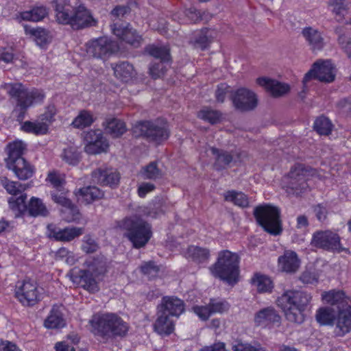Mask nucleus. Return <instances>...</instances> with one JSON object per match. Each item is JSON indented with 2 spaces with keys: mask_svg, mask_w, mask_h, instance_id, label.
Instances as JSON below:
<instances>
[{
  "mask_svg": "<svg viewBox=\"0 0 351 351\" xmlns=\"http://www.w3.org/2000/svg\"><path fill=\"white\" fill-rule=\"evenodd\" d=\"M56 18L59 23L80 29L96 26L97 21L80 0H54Z\"/></svg>",
  "mask_w": 351,
  "mask_h": 351,
  "instance_id": "obj_1",
  "label": "nucleus"
},
{
  "mask_svg": "<svg viewBox=\"0 0 351 351\" xmlns=\"http://www.w3.org/2000/svg\"><path fill=\"white\" fill-rule=\"evenodd\" d=\"M84 265V269H80L77 274H69L70 280L75 285H81L90 293L99 291L98 281L107 271V261L104 256L88 258Z\"/></svg>",
  "mask_w": 351,
  "mask_h": 351,
  "instance_id": "obj_2",
  "label": "nucleus"
},
{
  "mask_svg": "<svg viewBox=\"0 0 351 351\" xmlns=\"http://www.w3.org/2000/svg\"><path fill=\"white\" fill-rule=\"evenodd\" d=\"M311 294L302 291L287 290L278 298L276 303L289 322L302 324L304 311L311 300Z\"/></svg>",
  "mask_w": 351,
  "mask_h": 351,
  "instance_id": "obj_3",
  "label": "nucleus"
},
{
  "mask_svg": "<svg viewBox=\"0 0 351 351\" xmlns=\"http://www.w3.org/2000/svg\"><path fill=\"white\" fill-rule=\"evenodd\" d=\"M90 324L95 334L108 337H123L129 328L128 324L114 313L96 314Z\"/></svg>",
  "mask_w": 351,
  "mask_h": 351,
  "instance_id": "obj_4",
  "label": "nucleus"
},
{
  "mask_svg": "<svg viewBox=\"0 0 351 351\" xmlns=\"http://www.w3.org/2000/svg\"><path fill=\"white\" fill-rule=\"evenodd\" d=\"M239 258L236 253L228 250L221 252L212 273L229 284L235 283L239 276Z\"/></svg>",
  "mask_w": 351,
  "mask_h": 351,
  "instance_id": "obj_5",
  "label": "nucleus"
},
{
  "mask_svg": "<svg viewBox=\"0 0 351 351\" xmlns=\"http://www.w3.org/2000/svg\"><path fill=\"white\" fill-rule=\"evenodd\" d=\"M121 226L127 231L126 237L136 248L145 245L152 237L149 225L137 216L125 219Z\"/></svg>",
  "mask_w": 351,
  "mask_h": 351,
  "instance_id": "obj_6",
  "label": "nucleus"
},
{
  "mask_svg": "<svg viewBox=\"0 0 351 351\" xmlns=\"http://www.w3.org/2000/svg\"><path fill=\"white\" fill-rule=\"evenodd\" d=\"M254 215L258 224L267 232L274 235L281 232L280 210L277 207L269 205L257 206Z\"/></svg>",
  "mask_w": 351,
  "mask_h": 351,
  "instance_id": "obj_7",
  "label": "nucleus"
},
{
  "mask_svg": "<svg viewBox=\"0 0 351 351\" xmlns=\"http://www.w3.org/2000/svg\"><path fill=\"white\" fill-rule=\"evenodd\" d=\"M134 132L157 143L167 140L169 136L167 123L160 120L138 123L134 127Z\"/></svg>",
  "mask_w": 351,
  "mask_h": 351,
  "instance_id": "obj_8",
  "label": "nucleus"
},
{
  "mask_svg": "<svg viewBox=\"0 0 351 351\" xmlns=\"http://www.w3.org/2000/svg\"><path fill=\"white\" fill-rule=\"evenodd\" d=\"M310 171L303 165H295L285 178L287 192L295 195L304 192L308 186L307 180Z\"/></svg>",
  "mask_w": 351,
  "mask_h": 351,
  "instance_id": "obj_9",
  "label": "nucleus"
},
{
  "mask_svg": "<svg viewBox=\"0 0 351 351\" xmlns=\"http://www.w3.org/2000/svg\"><path fill=\"white\" fill-rule=\"evenodd\" d=\"M335 75L336 69L330 60H319L315 62L312 69L305 74L302 82L304 87L312 79L330 83L335 80Z\"/></svg>",
  "mask_w": 351,
  "mask_h": 351,
  "instance_id": "obj_10",
  "label": "nucleus"
},
{
  "mask_svg": "<svg viewBox=\"0 0 351 351\" xmlns=\"http://www.w3.org/2000/svg\"><path fill=\"white\" fill-rule=\"evenodd\" d=\"M119 50L117 42L106 37L92 40L86 43V53L90 57L106 60Z\"/></svg>",
  "mask_w": 351,
  "mask_h": 351,
  "instance_id": "obj_11",
  "label": "nucleus"
},
{
  "mask_svg": "<svg viewBox=\"0 0 351 351\" xmlns=\"http://www.w3.org/2000/svg\"><path fill=\"white\" fill-rule=\"evenodd\" d=\"M6 88L10 96L17 98L18 106L22 109H26L33 103L41 101L44 98L42 92L38 90L29 91L21 84H8Z\"/></svg>",
  "mask_w": 351,
  "mask_h": 351,
  "instance_id": "obj_12",
  "label": "nucleus"
},
{
  "mask_svg": "<svg viewBox=\"0 0 351 351\" xmlns=\"http://www.w3.org/2000/svg\"><path fill=\"white\" fill-rule=\"evenodd\" d=\"M311 243L317 247L337 250L339 252L348 251L341 245L339 235L330 230L315 232L313 236Z\"/></svg>",
  "mask_w": 351,
  "mask_h": 351,
  "instance_id": "obj_13",
  "label": "nucleus"
},
{
  "mask_svg": "<svg viewBox=\"0 0 351 351\" xmlns=\"http://www.w3.org/2000/svg\"><path fill=\"white\" fill-rule=\"evenodd\" d=\"M16 296L23 305L33 306L41 298V294L36 283L30 280H24L16 289Z\"/></svg>",
  "mask_w": 351,
  "mask_h": 351,
  "instance_id": "obj_14",
  "label": "nucleus"
},
{
  "mask_svg": "<svg viewBox=\"0 0 351 351\" xmlns=\"http://www.w3.org/2000/svg\"><path fill=\"white\" fill-rule=\"evenodd\" d=\"M231 99L235 108L240 111L252 110L258 104L256 94L245 88H241L234 91L232 94Z\"/></svg>",
  "mask_w": 351,
  "mask_h": 351,
  "instance_id": "obj_15",
  "label": "nucleus"
},
{
  "mask_svg": "<svg viewBox=\"0 0 351 351\" xmlns=\"http://www.w3.org/2000/svg\"><path fill=\"white\" fill-rule=\"evenodd\" d=\"M84 140L86 142L84 150L89 154H97L106 152L108 147V143L103 136L100 130L87 132L84 135Z\"/></svg>",
  "mask_w": 351,
  "mask_h": 351,
  "instance_id": "obj_16",
  "label": "nucleus"
},
{
  "mask_svg": "<svg viewBox=\"0 0 351 351\" xmlns=\"http://www.w3.org/2000/svg\"><path fill=\"white\" fill-rule=\"evenodd\" d=\"M112 33L119 39L131 45L134 47H138L142 43V37L136 33L130 24L114 23L111 26Z\"/></svg>",
  "mask_w": 351,
  "mask_h": 351,
  "instance_id": "obj_17",
  "label": "nucleus"
},
{
  "mask_svg": "<svg viewBox=\"0 0 351 351\" xmlns=\"http://www.w3.org/2000/svg\"><path fill=\"white\" fill-rule=\"evenodd\" d=\"M47 230L49 237L62 242L71 241L84 233L83 228L71 226L60 228L52 224L48 225Z\"/></svg>",
  "mask_w": 351,
  "mask_h": 351,
  "instance_id": "obj_18",
  "label": "nucleus"
},
{
  "mask_svg": "<svg viewBox=\"0 0 351 351\" xmlns=\"http://www.w3.org/2000/svg\"><path fill=\"white\" fill-rule=\"evenodd\" d=\"M120 176L116 169L101 167L92 172V180L102 186H116L119 182Z\"/></svg>",
  "mask_w": 351,
  "mask_h": 351,
  "instance_id": "obj_19",
  "label": "nucleus"
},
{
  "mask_svg": "<svg viewBox=\"0 0 351 351\" xmlns=\"http://www.w3.org/2000/svg\"><path fill=\"white\" fill-rule=\"evenodd\" d=\"M335 333L343 337L351 331V306L346 304L337 311Z\"/></svg>",
  "mask_w": 351,
  "mask_h": 351,
  "instance_id": "obj_20",
  "label": "nucleus"
},
{
  "mask_svg": "<svg viewBox=\"0 0 351 351\" xmlns=\"http://www.w3.org/2000/svg\"><path fill=\"white\" fill-rule=\"evenodd\" d=\"M60 194L56 192L51 193V198L54 202L62 206L64 209L62 212L67 216L65 217V219L68 221H73L79 219V210L77 207L72 204V202L66 197L64 189H62V191H59Z\"/></svg>",
  "mask_w": 351,
  "mask_h": 351,
  "instance_id": "obj_21",
  "label": "nucleus"
},
{
  "mask_svg": "<svg viewBox=\"0 0 351 351\" xmlns=\"http://www.w3.org/2000/svg\"><path fill=\"white\" fill-rule=\"evenodd\" d=\"M280 316L273 307L261 309L254 315V322L256 326L267 327L271 324L280 323Z\"/></svg>",
  "mask_w": 351,
  "mask_h": 351,
  "instance_id": "obj_22",
  "label": "nucleus"
},
{
  "mask_svg": "<svg viewBox=\"0 0 351 351\" xmlns=\"http://www.w3.org/2000/svg\"><path fill=\"white\" fill-rule=\"evenodd\" d=\"M158 310L165 312L169 316L178 317L183 313L184 304L182 300L176 297L166 296L162 299Z\"/></svg>",
  "mask_w": 351,
  "mask_h": 351,
  "instance_id": "obj_23",
  "label": "nucleus"
},
{
  "mask_svg": "<svg viewBox=\"0 0 351 351\" xmlns=\"http://www.w3.org/2000/svg\"><path fill=\"white\" fill-rule=\"evenodd\" d=\"M256 83L264 87L274 97H281L289 91V86L267 77H258Z\"/></svg>",
  "mask_w": 351,
  "mask_h": 351,
  "instance_id": "obj_24",
  "label": "nucleus"
},
{
  "mask_svg": "<svg viewBox=\"0 0 351 351\" xmlns=\"http://www.w3.org/2000/svg\"><path fill=\"white\" fill-rule=\"evenodd\" d=\"M6 165L19 180H27L34 174V169L33 167L25 158H19L15 162H10Z\"/></svg>",
  "mask_w": 351,
  "mask_h": 351,
  "instance_id": "obj_25",
  "label": "nucleus"
},
{
  "mask_svg": "<svg viewBox=\"0 0 351 351\" xmlns=\"http://www.w3.org/2000/svg\"><path fill=\"white\" fill-rule=\"evenodd\" d=\"M278 267L287 273H295L299 268L300 261L295 252L285 251L283 255L279 256Z\"/></svg>",
  "mask_w": 351,
  "mask_h": 351,
  "instance_id": "obj_26",
  "label": "nucleus"
},
{
  "mask_svg": "<svg viewBox=\"0 0 351 351\" xmlns=\"http://www.w3.org/2000/svg\"><path fill=\"white\" fill-rule=\"evenodd\" d=\"M302 34L311 50L315 51L323 49L324 40L318 30L311 27H306L302 29Z\"/></svg>",
  "mask_w": 351,
  "mask_h": 351,
  "instance_id": "obj_27",
  "label": "nucleus"
},
{
  "mask_svg": "<svg viewBox=\"0 0 351 351\" xmlns=\"http://www.w3.org/2000/svg\"><path fill=\"white\" fill-rule=\"evenodd\" d=\"M158 317L154 324L155 331L161 335H169L174 330V322L165 312L158 310Z\"/></svg>",
  "mask_w": 351,
  "mask_h": 351,
  "instance_id": "obj_28",
  "label": "nucleus"
},
{
  "mask_svg": "<svg viewBox=\"0 0 351 351\" xmlns=\"http://www.w3.org/2000/svg\"><path fill=\"white\" fill-rule=\"evenodd\" d=\"M76 195L79 202L89 204L101 198L104 196V193L96 186H87L80 189L76 193Z\"/></svg>",
  "mask_w": 351,
  "mask_h": 351,
  "instance_id": "obj_29",
  "label": "nucleus"
},
{
  "mask_svg": "<svg viewBox=\"0 0 351 351\" xmlns=\"http://www.w3.org/2000/svg\"><path fill=\"white\" fill-rule=\"evenodd\" d=\"M114 76L122 82H128L136 75V71L132 64L128 62H121L113 67Z\"/></svg>",
  "mask_w": 351,
  "mask_h": 351,
  "instance_id": "obj_30",
  "label": "nucleus"
},
{
  "mask_svg": "<svg viewBox=\"0 0 351 351\" xmlns=\"http://www.w3.org/2000/svg\"><path fill=\"white\" fill-rule=\"evenodd\" d=\"M213 155L215 156L214 167L219 171L225 169L233 161V155L228 151L210 147Z\"/></svg>",
  "mask_w": 351,
  "mask_h": 351,
  "instance_id": "obj_31",
  "label": "nucleus"
},
{
  "mask_svg": "<svg viewBox=\"0 0 351 351\" xmlns=\"http://www.w3.org/2000/svg\"><path fill=\"white\" fill-rule=\"evenodd\" d=\"M322 300L332 306H337V311L346 304H349L342 291L331 290L322 294Z\"/></svg>",
  "mask_w": 351,
  "mask_h": 351,
  "instance_id": "obj_32",
  "label": "nucleus"
},
{
  "mask_svg": "<svg viewBox=\"0 0 351 351\" xmlns=\"http://www.w3.org/2000/svg\"><path fill=\"white\" fill-rule=\"evenodd\" d=\"M337 313L333 307L319 308L316 313V320L321 325L333 326L335 324Z\"/></svg>",
  "mask_w": 351,
  "mask_h": 351,
  "instance_id": "obj_33",
  "label": "nucleus"
},
{
  "mask_svg": "<svg viewBox=\"0 0 351 351\" xmlns=\"http://www.w3.org/2000/svg\"><path fill=\"white\" fill-rule=\"evenodd\" d=\"M47 14L48 12L45 7L37 6L30 10L20 12L18 18L20 17L23 21L38 22L43 20Z\"/></svg>",
  "mask_w": 351,
  "mask_h": 351,
  "instance_id": "obj_34",
  "label": "nucleus"
},
{
  "mask_svg": "<svg viewBox=\"0 0 351 351\" xmlns=\"http://www.w3.org/2000/svg\"><path fill=\"white\" fill-rule=\"evenodd\" d=\"M25 149V145L21 141H15L7 146L8 157L6 158V165L14 162L19 158H24L22 155Z\"/></svg>",
  "mask_w": 351,
  "mask_h": 351,
  "instance_id": "obj_35",
  "label": "nucleus"
},
{
  "mask_svg": "<svg viewBox=\"0 0 351 351\" xmlns=\"http://www.w3.org/2000/svg\"><path fill=\"white\" fill-rule=\"evenodd\" d=\"M64 326V320L57 306H53L45 321V326L48 328H58Z\"/></svg>",
  "mask_w": 351,
  "mask_h": 351,
  "instance_id": "obj_36",
  "label": "nucleus"
},
{
  "mask_svg": "<svg viewBox=\"0 0 351 351\" xmlns=\"http://www.w3.org/2000/svg\"><path fill=\"white\" fill-rule=\"evenodd\" d=\"M251 282L259 293L270 292L273 289L272 281L265 275L257 274L252 278Z\"/></svg>",
  "mask_w": 351,
  "mask_h": 351,
  "instance_id": "obj_37",
  "label": "nucleus"
},
{
  "mask_svg": "<svg viewBox=\"0 0 351 351\" xmlns=\"http://www.w3.org/2000/svg\"><path fill=\"white\" fill-rule=\"evenodd\" d=\"M21 129L28 133L36 135L45 134L48 131V125L40 119L36 121H25L21 126Z\"/></svg>",
  "mask_w": 351,
  "mask_h": 351,
  "instance_id": "obj_38",
  "label": "nucleus"
},
{
  "mask_svg": "<svg viewBox=\"0 0 351 351\" xmlns=\"http://www.w3.org/2000/svg\"><path fill=\"white\" fill-rule=\"evenodd\" d=\"M186 256L195 263H202L209 258V252L207 249L197 246H190L186 252Z\"/></svg>",
  "mask_w": 351,
  "mask_h": 351,
  "instance_id": "obj_39",
  "label": "nucleus"
},
{
  "mask_svg": "<svg viewBox=\"0 0 351 351\" xmlns=\"http://www.w3.org/2000/svg\"><path fill=\"white\" fill-rule=\"evenodd\" d=\"M106 132L113 137H119L126 131L125 123L119 119H112L106 121Z\"/></svg>",
  "mask_w": 351,
  "mask_h": 351,
  "instance_id": "obj_40",
  "label": "nucleus"
},
{
  "mask_svg": "<svg viewBox=\"0 0 351 351\" xmlns=\"http://www.w3.org/2000/svg\"><path fill=\"white\" fill-rule=\"evenodd\" d=\"M145 51L149 55L153 56L155 58L154 61H170L169 51L167 47H159L155 45H148L145 48Z\"/></svg>",
  "mask_w": 351,
  "mask_h": 351,
  "instance_id": "obj_41",
  "label": "nucleus"
},
{
  "mask_svg": "<svg viewBox=\"0 0 351 351\" xmlns=\"http://www.w3.org/2000/svg\"><path fill=\"white\" fill-rule=\"evenodd\" d=\"M212 32L206 29L198 32L191 41L194 47L204 50L212 42Z\"/></svg>",
  "mask_w": 351,
  "mask_h": 351,
  "instance_id": "obj_42",
  "label": "nucleus"
},
{
  "mask_svg": "<svg viewBox=\"0 0 351 351\" xmlns=\"http://www.w3.org/2000/svg\"><path fill=\"white\" fill-rule=\"evenodd\" d=\"M186 18H180L178 14L173 15V20H177L180 23H197L203 19L202 13L195 8H190L184 11Z\"/></svg>",
  "mask_w": 351,
  "mask_h": 351,
  "instance_id": "obj_43",
  "label": "nucleus"
},
{
  "mask_svg": "<svg viewBox=\"0 0 351 351\" xmlns=\"http://www.w3.org/2000/svg\"><path fill=\"white\" fill-rule=\"evenodd\" d=\"M27 210L30 215L36 217L38 215L47 216L48 210L43 201L38 197H32L28 205Z\"/></svg>",
  "mask_w": 351,
  "mask_h": 351,
  "instance_id": "obj_44",
  "label": "nucleus"
},
{
  "mask_svg": "<svg viewBox=\"0 0 351 351\" xmlns=\"http://www.w3.org/2000/svg\"><path fill=\"white\" fill-rule=\"evenodd\" d=\"M335 32L338 35L337 43L340 49L351 60V37L343 32L341 27H337L335 29Z\"/></svg>",
  "mask_w": 351,
  "mask_h": 351,
  "instance_id": "obj_45",
  "label": "nucleus"
},
{
  "mask_svg": "<svg viewBox=\"0 0 351 351\" xmlns=\"http://www.w3.org/2000/svg\"><path fill=\"white\" fill-rule=\"evenodd\" d=\"M225 199L234 203L235 205L245 208L248 206L249 201L247 196L241 193L235 191H229L224 195Z\"/></svg>",
  "mask_w": 351,
  "mask_h": 351,
  "instance_id": "obj_46",
  "label": "nucleus"
},
{
  "mask_svg": "<svg viewBox=\"0 0 351 351\" xmlns=\"http://www.w3.org/2000/svg\"><path fill=\"white\" fill-rule=\"evenodd\" d=\"M332 124L331 121L325 117H319L316 119L314 122V130L319 134L328 136L332 130Z\"/></svg>",
  "mask_w": 351,
  "mask_h": 351,
  "instance_id": "obj_47",
  "label": "nucleus"
},
{
  "mask_svg": "<svg viewBox=\"0 0 351 351\" xmlns=\"http://www.w3.org/2000/svg\"><path fill=\"white\" fill-rule=\"evenodd\" d=\"M202 120L209 122L211 124H216L221 121V114L219 111L211 109L208 107L202 108L197 114Z\"/></svg>",
  "mask_w": 351,
  "mask_h": 351,
  "instance_id": "obj_48",
  "label": "nucleus"
},
{
  "mask_svg": "<svg viewBox=\"0 0 351 351\" xmlns=\"http://www.w3.org/2000/svg\"><path fill=\"white\" fill-rule=\"evenodd\" d=\"M139 174L143 179L147 180H156L162 176L161 171L158 168L156 162H151L149 165L143 167Z\"/></svg>",
  "mask_w": 351,
  "mask_h": 351,
  "instance_id": "obj_49",
  "label": "nucleus"
},
{
  "mask_svg": "<svg viewBox=\"0 0 351 351\" xmlns=\"http://www.w3.org/2000/svg\"><path fill=\"white\" fill-rule=\"evenodd\" d=\"M93 121V114L87 110H82L73 121L72 125L76 128H84L90 126Z\"/></svg>",
  "mask_w": 351,
  "mask_h": 351,
  "instance_id": "obj_50",
  "label": "nucleus"
},
{
  "mask_svg": "<svg viewBox=\"0 0 351 351\" xmlns=\"http://www.w3.org/2000/svg\"><path fill=\"white\" fill-rule=\"evenodd\" d=\"M1 183L6 191L12 195H17L25 191L28 187L27 184H21L19 182L10 181L7 178L2 180Z\"/></svg>",
  "mask_w": 351,
  "mask_h": 351,
  "instance_id": "obj_51",
  "label": "nucleus"
},
{
  "mask_svg": "<svg viewBox=\"0 0 351 351\" xmlns=\"http://www.w3.org/2000/svg\"><path fill=\"white\" fill-rule=\"evenodd\" d=\"M169 62L153 61L149 67V75L154 79L161 77L167 70Z\"/></svg>",
  "mask_w": 351,
  "mask_h": 351,
  "instance_id": "obj_52",
  "label": "nucleus"
},
{
  "mask_svg": "<svg viewBox=\"0 0 351 351\" xmlns=\"http://www.w3.org/2000/svg\"><path fill=\"white\" fill-rule=\"evenodd\" d=\"M26 199L27 195L25 194H22L16 199L14 197H10L9 199L8 202L10 207L13 210L18 212V214H16V216H18L19 214H21L27 210L28 207L27 206L25 202Z\"/></svg>",
  "mask_w": 351,
  "mask_h": 351,
  "instance_id": "obj_53",
  "label": "nucleus"
},
{
  "mask_svg": "<svg viewBox=\"0 0 351 351\" xmlns=\"http://www.w3.org/2000/svg\"><path fill=\"white\" fill-rule=\"evenodd\" d=\"M208 304L213 314H222L227 312L230 308V304L228 302L221 299L212 298L210 300Z\"/></svg>",
  "mask_w": 351,
  "mask_h": 351,
  "instance_id": "obj_54",
  "label": "nucleus"
},
{
  "mask_svg": "<svg viewBox=\"0 0 351 351\" xmlns=\"http://www.w3.org/2000/svg\"><path fill=\"white\" fill-rule=\"evenodd\" d=\"M47 180L57 191H62V189H64L65 180L63 174L57 171H51L49 173Z\"/></svg>",
  "mask_w": 351,
  "mask_h": 351,
  "instance_id": "obj_55",
  "label": "nucleus"
},
{
  "mask_svg": "<svg viewBox=\"0 0 351 351\" xmlns=\"http://www.w3.org/2000/svg\"><path fill=\"white\" fill-rule=\"evenodd\" d=\"M62 159L68 164L75 165L79 162V154L77 149L74 147H69L64 149L62 154Z\"/></svg>",
  "mask_w": 351,
  "mask_h": 351,
  "instance_id": "obj_56",
  "label": "nucleus"
},
{
  "mask_svg": "<svg viewBox=\"0 0 351 351\" xmlns=\"http://www.w3.org/2000/svg\"><path fill=\"white\" fill-rule=\"evenodd\" d=\"M193 313L202 321H206L213 315L208 304L196 305L192 308Z\"/></svg>",
  "mask_w": 351,
  "mask_h": 351,
  "instance_id": "obj_57",
  "label": "nucleus"
},
{
  "mask_svg": "<svg viewBox=\"0 0 351 351\" xmlns=\"http://www.w3.org/2000/svg\"><path fill=\"white\" fill-rule=\"evenodd\" d=\"M98 248L99 245L97 243L90 235H86L84 237L82 250L84 252L87 254L93 253L96 252Z\"/></svg>",
  "mask_w": 351,
  "mask_h": 351,
  "instance_id": "obj_58",
  "label": "nucleus"
},
{
  "mask_svg": "<svg viewBox=\"0 0 351 351\" xmlns=\"http://www.w3.org/2000/svg\"><path fill=\"white\" fill-rule=\"evenodd\" d=\"M328 5L332 8V12L340 18L343 17L346 11V5L343 0H330Z\"/></svg>",
  "mask_w": 351,
  "mask_h": 351,
  "instance_id": "obj_59",
  "label": "nucleus"
},
{
  "mask_svg": "<svg viewBox=\"0 0 351 351\" xmlns=\"http://www.w3.org/2000/svg\"><path fill=\"white\" fill-rule=\"evenodd\" d=\"M141 271L149 278L155 277L158 272V268L153 262H148L143 264L141 267Z\"/></svg>",
  "mask_w": 351,
  "mask_h": 351,
  "instance_id": "obj_60",
  "label": "nucleus"
},
{
  "mask_svg": "<svg viewBox=\"0 0 351 351\" xmlns=\"http://www.w3.org/2000/svg\"><path fill=\"white\" fill-rule=\"evenodd\" d=\"M56 113V110L54 106H49L45 113L42 114L39 119L44 123H47L48 126L53 121V117Z\"/></svg>",
  "mask_w": 351,
  "mask_h": 351,
  "instance_id": "obj_61",
  "label": "nucleus"
},
{
  "mask_svg": "<svg viewBox=\"0 0 351 351\" xmlns=\"http://www.w3.org/2000/svg\"><path fill=\"white\" fill-rule=\"evenodd\" d=\"M228 88L229 86L226 84H221L218 86L215 93V97L217 101L220 103H223L224 101Z\"/></svg>",
  "mask_w": 351,
  "mask_h": 351,
  "instance_id": "obj_62",
  "label": "nucleus"
},
{
  "mask_svg": "<svg viewBox=\"0 0 351 351\" xmlns=\"http://www.w3.org/2000/svg\"><path fill=\"white\" fill-rule=\"evenodd\" d=\"M130 9L128 6L118 5L112 10L111 15L114 18V19H119L121 17H123L125 14L130 12Z\"/></svg>",
  "mask_w": 351,
  "mask_h": 351,
  "instance_id": "obj_63",
  "label": "nucleus"
},
{
  "mask_svg": "<svg viewBox=\"0 0 351 351\" xmlns=\"http://www.w3.org/2000/svg\"><path fill=\"white\" fill-rule=\"evenodd\" d=\"M199 351H226V344L218 341L211 346H204Z\"/></svg>",
  "mask_w": 351,
  "mask_h": 351,
  "instance_id": "obj_64",
  "label": "nucleus"
}]
</instances>
